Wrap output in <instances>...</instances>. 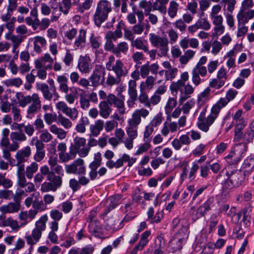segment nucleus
<instances>
[{"label":"nucleus","mask_w":254,"mask_h":254,"mask_svg":"<svg viewBox=\"0 0 254 254\" xmlns=\"http://www.w3.org/2000/svg\"><path fill=\"white\" fill-rule=\"evenodd\" d=\"M155 78L152 76L149 75L146 77V78L144 82H142L140 85V89L141 91L151 90H152L155 84Z\"/></svg>","instance_id":"obj_27"},{"label":"nucleus","mask_w":254,"mask_h":254,"mask_svg":"<svg viewBox=\"0 0 254 254\" xmlns=\"http://www.w3.org/2000/svg\"><path fill=\"white\" fill-rule=\"evenodd\" d=\"M73 148L75 150L79 149L84 146L86 143V139L82 137H76L74 139Z\"/></svg>","instance_id":"obj_63"},{"label":"nucleus","mask_w":254,"mask_h":254,"mask_svg":"<svg viewBox=\"0 0 254 254\" xmlns=\"http://www.w3.org/2000/svg\"><path fill=\"white\" fill-rule=\"evenodd\" d=\"M254 17V10L240 9L237 18L238 22L246 24Z\"/></svg>","instance_id":"obj_19"},{"label":"nucleus","mask_w":254,"mask_h":254,"mask_svg":"<svg viewBox=\"0 0 254 254\" xmlns=\"http://www.w3.org/2000/svg\"><path fill=\"white\" fill-rule=\"evenodd\" d=\"M112 11L111 3L107 0H101L98 3L95 11L93 19L95 24L100 27L108 18L109 13Z\"/></svg>","instance_id":"obj_3"},{"label":"nucleus","mask_w":254,"mask_h":254,"mask_svg":"<svg viewBox=\"0 0 254 254\" xmlns=\"http://www.w3.org/2000/svg\"><path fill=\"white\" fill-rule=\"evenodd\" d=\"M140 91L141 92L138 97L139 102L143 104L145 107L149 108L151 110V108H150V103L147 94L144 92V91Z\"/></svg>","instance_id":"obj_56"},{"label":"nucleus","mask_w":254,"mask_h":254,"mask_svg":"<svg viewBox=\"0 0 254 254\" xmlns=\"http://www.w3.org/2000/svg\"><path fill=\"white\" fill-rule=\"evenodd\" d=\"M199 9L201 11L199 14V17H201L204 14V11L210 6V2L208 0H200L199 1Z\"/></svg>","instance_id":"obj_59"},{"label":"nucleus","mask_w":254,"mask_h":254,"mask_svg":"<svg viewBox=\"0 0 254 254\" xmlns=\"http://www.w3.org/2000/svg\"><path fill=\"white\" fill-rule=\"evenodd\" d=\"M131 46L135 47L137 49L141 50L143 51H147V45L144 44L143 41L140 38H137L131 42Z\"/></svg>","instance_id":"obj_57"},{"label":"nucleus","mask_w":254,"mask_h":254,"mask_svg":"<svg viewBox=\"0 0 254 254\" xmlns=\"http://www.w3.org/2000/svg\"><path fill=\"white\" fill-rule=\"evenodd\" d=\"M48 219V215L44 214L35 222V228L32 230L31 234L25 236L28 245H34L40 241L42 232L46 230Z\"/></svg>","instance_id":"obj_2"},{"label":"nucleus","mask_w":254,"mask_h":254,"mask_svg":"<svg viewBox=\"0 0 254 254\" xmlns=\"http://www.w3.org/2000/svg\"><path fill=\"white\" fill-rule=\"evenodd\" d=\"M121 199V195L118 194L112 196L110 197L108 201H110V204L109 206L108 207L107 211L105 212L106 214L108 212H109L111 210L115 208L116 206L119 203V201Z\"/></svg>","instance_id":"obj_40"},{"label":"nucleus","mask_w":254,"mask_h":254,"mask_svg":"<svg viewBox=\"0 0 254 254\" xmlns=\"http://www.w3.org/2000/svg\"><path fill=\"white\" fill-rule=\"evenodd\" d=\"M221 70V69L218 72L217 78L212 79L210 82L209 86L211 87L219 89L222 86L221 78L222 77V72Z\"/></svg>","instance_id":"obj_48"},{"label":"nucleus","mask_w":254,"mask_h":254,"mask_svg":"<svg viewBox=\"0 0 254 254\" xmlns=\"http://www.w3.org/2000/svg\"><path fill=\"white\" fill-rule=\"evenodd\" d=\"M50 6L54 11H57L59 8V11L64 15H67L72 4L71 0H62L59 2L58 0H50Z\"/></svg>","instance_id":"obj_11"},{"label":"nucleus","mask_w":254,"mask_h":254,"mask_svg":"<svg viewBox=\"0 0 254 254\" xmlns=\"http://www.w3.org/2000/svg\"><path fill=\"white\" fill-rule=\"evenodd\" d=\"M56 108L59 112H62L69 117L71 120L76 119L78 112L75 108L69 107L64 101H59L56 104Z\"/></svg>","instance_id":"obj_12"},{"label":"nucleus","mask_w":254,"mask_h":254,"mask_svg":"<svg viewBox=\"0 0 254 254\" xmlns=\"http://www.w3.org/2000/svg\"><path fill=\"white\" fill-rule=\"evenodd\" d=\"M58 122L59 125L64 127H70L72 126V123L70 120L61 114H59L58 116Z\"/></svg>","instance_id":"obj_61"},{"label":"nucleus","mask_w":254,"mask_h":254,"mask_svg":"<svg viewBox=\"0 0 254 254\" xmlns=\"http://www.w3.org/2000/svg\"><path fill=\"white\" fill-rule=\"evenodd\" d=\"M48 180L49 182H44L41 185L40 190L42 192H55L62 185L63 180L61 176H57L52 178L51 180Z\"/></svg>","instance_id":"obj_10"},{"label":"nucleus","mask_w":254,"mask_h":254,"mask_svg":"<svg viewBox=\"0 0 254 254\" xmlns=\"http://www.w3.org/2000/svg\"><path fill=\"white\" fill-rule=\"evenodd\" d=\"M139 7L142 9H144L145 14H148L152 10L153 7V3L150 1H147L146 0H142L139 3Z\"/></svg>","instance_id":"obj_51"},{"label":"nucleus","mask_w":254,"mask_h":254,"mask_svg":"<svg viewBox=\"0 0 254 254\" xmlns=\"http://www.w3.org/2000/svg\"><path fill=\"white\" fill-rule=\"evenodd\" d=\"M77 67L81 73H89L92 67L89 57L87 56H81L78 60Z\"/></svg>","instance_id":"obj_14"},{"label":"nucleus","mask_w":254,"mask_h":254,"mask_svg":"<svg viewBox=\"0 0 254 254\" xmlns=\"http://www.w3.org/2000/svg\"><path fill=\"white\" fill-rule=\"evenodd\" d=\"M211 17L213 24L215 25L212 36L213 38L217 40L218 36L222 34V16L221 15H218Z\"/></svg>","instance_id":"obj_17"},{"label":"nucleus","mask_w":254,"mask_h":254,"mask_svg":"<svg viewBox=\"0 0 254 254\" xmlns=\"http://www.w3.org/2000/svg\"><path fill=\"white\" fill-rule=\"evenodd\" d=\"M121 81V77L114 76L109 74L106 79V83L108 85L112 86L115 84H118Z\"/></svg>","instance_id":"obj_60"},{"label":"nucleus","mask_w":254,"mask_h":254,"mask_svg":"<svg viewBox=\"0 0 254 254\" xmlns=\"http://www.w3.org/2000/svg\"><path fill=\"white\" fill-rule=\"evenodd\" d=\"M179 4L175 0H173L170 1L167 13L171 19H173L177 15L179 10Z\"/></svg>","instance_id":"obj_29"},{"label":"nucleus","mask_w":254,"mask_h":254,"mask_svg":"<svg viewBox=\"0 0 254 254\" xmlns=\"http://www.w3.org/2000/svg\"><path fill=\"white\" fill-rule=\"evenodd\" d=\"M39 165L36 162H32L26 168V176L28 179H31L33 177V174L35 173L38 169Z\"/></svg>","instance_id":"obj_38"},{"label":"nucleus","mask_w":254,"mask_h":254,"mask_svg":"<svg viewBox=\"0 0 254 254\" xmlns=\"http://www.w3.org/2000/svg\"><path fill=\"white\" fill-rule=\"evenodd\" d=\"M116 74V76H125L128 73V70L127 68L124 66L123 62L120 60H118L116 61L114 64V67L113 70Z\"/></svg>","instance_id":"obj_25"},{"label":"nucleus","mask_w":254,"mask_h":254,"mask_svg":"<svg viewBox=\"0 0 254 254\" xmlns=\"http://www.w3.org/2000/svg\"><path fill=\"white\" fill-rule=\"evenodd\" d=\"M36 88L37 90L41 91L45 100L51 101L52 99L53 94L50 91L48 84L44 83H37Z\"/></svg>","instance_id":"obj_24"},{"label":"nucleus","mask_w":254,"mask_h":254,"mask_svg":"<svg viewBox=\"0 0 254 254\" xmlns=\"http://www.w3.org/2000/svg\"><path fill=\"white\" fill-rule=\"evenodd\" d=\"M40 174L44 176H47V180H51L52 178L57 177L53 171H51L49 167L45 165L41 167L40 169Z\"/></svg>","instance_id":"obj_49"},{"label":"nucleus","mask_w":254,"mask_h":254,"mask_svg":"<svg viewBox=\"0 0 254 254\" xmlns=\"http://www.w3.org/2000/svg\"><path fill=\"white\" fill-rule=\"evenodd\" d=\"M79 103L80 107L83 110H87L90 107L89 100L86 97L85 95H80Z\"/></svg>","instance_id":"obj_62"},{"label":"nucleus","mask_w":254,"mask_h":254,"mask_svg":"<svg viewBox=\"0 0 254 254\" xmlns=\"http://www.w3.org/2000/svg\"><path fill=\"white\" fill-rule=\"evenodd\" d=\"M159 66L157 63L149 64L148 63L140 66L139 73L142 78H144L148 76L149 72L152 74L157 73Z\"/></svg>","instance_id":"obj_15"},{"label":"nucleus","mask_w":254,"mask_h":254,"mask_svg":"<svg viewBox=\"0 0 254 254\" xmlns=\"http://www.w3.org/2000/svg\"><path fill=\"white\" fill-rule=\"evenodd\" d=\"M177 73L178 69L176 67H173L166 70H161L158 72L160 75H162L165 73L166 81H171L175 78Z\"/></svg>","instance_id":"obj_31"},{"label":"nucleus","mask_w":254,"mask_h":254,"mask_svg":"<svg viewBox=\"0 0 254 254\" xmlns=\"http://www.w3.org/2000/svg\"><path fill=\"white\" fill-rule=\"evenodd\" d=\"M195 54V52L192 50H188L185 52L183 55L179 59L181 64L186 65L192 59Z\"/></svg>","instance_id":"obj_37"},{"label":"nucleus","mask_w":254,"mask_h":254,"mask_svg":"<svg viewBox=\"0 0 254 254\" xmlns=\"http://www.w3.org/2000/svg\"><path fill=\"white\" fill-rule=\"evenodd\" d=\"M149 39L153 47L159 49L157 55L159 57H165L169 51V40L166 37H161L155 33H150Z\"/></svg>","instance_id":"obj_4"},{"label":"nucleus","mask_w":254,"mask_h":254,"mask_svg":"<svg viewBox=\"0 0 254 254\" xmlns=\"http://www.w3.org/2000/svg\"><path fill=\"white\" fill-rule=\"evenodd\" d=\"M3 83L7 87L15 86L16 87H19L22 85V80L19 77L10 78L4 81Z\"/></svg>","instance_id":"obj_46"},{"label":"nucleus","mask_w":254,"mask_h":254,"mask_svg":"<svg viewBox=\"0 0 254 254\" xmlns=\"http://www.w3.org/2000/svg\"><path fill=\"white\" fill-rule=\"evenodd\" d=\"M136 82L134 80H130L128 82V93L130 99H137Z\"/></svg>","instance_id":"obj_41"},{"label":"nucleus","mask_w":254,"mask_h":254,"mask_svg":"<svg viewBox=\"0 0 254 254\" xmlns=\"http://www.w3.org/2000/svg\"><path fill=\"white\" fill-rule=\"evenodd\" d=\"M210 89L209 87H207L198 96L197 104L199 106H203L208 101L210 94Z\"/></svg>","instance_id":"obj_36"},{"label":"nucleus","mask_w":254,"mask_h":254,"mask_svg":"<svg viewBox=\"0 0 254 254\" xmlns=\"http://www.w3.org/2000/svg\"><path fill=\"white\" fill-rule=\"evenodd\" d=\"M65 169L67 174L78 175H85L86 171L84 161L81 158L76 159L71 164H66Z\"/></svg>","instance_id":"obj_9"},{"label":"nucleus","mask_w":254,"mask_h":254,"mask_svg":"<svg viewBox=\"0 0 254 254\" xmlns=\"http://www.w3.org/2000/svg\"><path fill=\"white\" fill-rule=\"evenodd\" d=\"M105 69L100 64H96L93 72L89 77V80L91 83V86L97 87L102 84L105 80Z\"/></svg>","instance_id":"obj_8"},{"label":"nucleus","mask_w":254,"mask_h":254,"mask_svg":"<svg viewBox=\"0 0 254 254\" xmlns=\"http://www.w3.org/2000/svg\"><path fill=\"white\" fill-rule=\"evenodd\" d=\"M150 235V232L149 231H145L141 235L139 242L136 245V246L140 249V250H142L147 244L148 242L147 239Z\"/></svg>","instance_id":"obj_50"},{"label":"nucleus","mask_w":254,"mask_h":254,"mask_svg":"<svg viewBox=\"0 0 254 254\" xmlns=\"http://www.w3.org/2000/svg\"><path fill=\"white\" fill-rule=\"evenodd\" d=\"M177 104V102L175 98H169L165 107L166 114L169 115Z\"/></svg>","instance_id":"obj_47"},{"label":"nucleus","mask_w":254,"mask_h":254,"mask_svg":"<svg viewBox=\"0 0 254 254\" xmlns=\"http://www.w3.org/2000/svg\"><path fill=\"white\" fill-rule=\"evenodd\" d=\"M188 229L186 227H183L176 233L169 242L168 248L173 252H177L182 249L183 244L188 238Z\"/></svg>","instance_id":"obj_5"},{"label":"nucleus","mask_w":254,"mask_h":254,"mask_svg":"<svg viewBox=\"0 0 254 254\" xmlns=\"http://www.w3.org/2000/svg\"><path fill=\"white\" fill-rule=\"evenodd\" d=\"M32 196L34 197V201L32 205L33 208L37 210H43L42 206L43 205V203L42 201L40 200V194L39 192H34L32 193Z\"/></svg>","instance_id":"obj_42"},{"label":"nucleus","mask_w":254,"mask_h":254,"mask_svg":"<svg viewBox=\"0 0 254 254\" xmlns=\"http://www.w3.org/2000/svg\"><path fill=\"white\" fill-rule=\"evenodd\" d=\"M129 46L126 42H121L118 43L114 49L113 53L118 57H120L121 53L126 54L128 51Z\"/></svg>","instance_id":"obj_34"},{"label":"nucleus","mask_w":254,"mask_h":254,"mask_svg":"<svg viewBox=\"0 0 254 254\" xmlns=\"http://www.w3.org/2000/svg\"><path fill=\"white\" fill-rule=\"evenodd\" d=\"M88 228L89 232L92 236L100 239H103L104 238L101 225L99 221L90 222L89 224Z\"/></svg>","instance_id":"obj_21"},{"label":"nucleus","mask_w":254,"mask_h":254,"mask_svg":"<svg viewBox=\"0 0 254 254\" xmlns=\"http://www.w3.org/2000/svg\"><path fill=\"white\" fill-rule=\"evenodd\" d=\"M10 139L13 142H16V141H24L26 140V137L24 133L21 131H18L12 132L10 134Z\"/></svg>","instance_id":"obj_52"},{"label":"nucleus","mask_w":254,"mask_h":254,"mask_svg":"<svg viewBox=\"0 0 254 254\" xmlns=\"http://www.w3.org/2000/svg\"><path fill=\"white\" fill-rule=\"evenodd\" d=\"M170 0H154L153 3V9L158 10L162 14L167 13L166 5Z\"/></svg>","instance_id":"obj_28"},{"label":"nucleus","mask_w":254,"mask_h":254,"mask_svg":"<svg viewBox=\"0 0 254 254\" xmlns=\"http://www.w3.org/2000/svg\"><path fill=\"white\" fill-rule=\"evenodd\" d=\"M16 166H17L16 176L17 177V181H19L21 179L26 178V173L25 171V166L22 163H18L16 162Z\"/></svg>","instance_id":"obj_44"},{"label":"nucleus","mask_w":254,"mask_h":254,"mask_svg":"<svg viewBox=\"0 0 254 254\" xmlns=\"http://www.w3.org/2000/svg\"><path fill=\"white\" fill-rule=\"evenodd\" d=\"M196 23L199 28L204 30H209L211 27V25L207 20L204 18H202V17H199V19L197 20Z\"/></svg>","instance_id":"obj_58"},{"label":"nucleus","mask_w":254,"mask_h":254,"mask_svg":"<svg viewBox=\"0 0 254 254\" xmlns=\"http://www.w3.org/2000/svg\"><path fill=\"white\" fill-rule=\"evenodd\" d=\"M254 137V130L252 129H248L244 132V135L243 136V142L242 143H239L237 145V146L238 145H243L245 147V149H246L247 145L246 143L250 142Z\"/></svg>","instance_id":"obj_39"},{"label":"nucleus","mask_w":254,"mask_h":254,"mask_svg":"<svg viewBox=\"0 0 254 254\" xmlns=\"http://www.w3.org/2000/svg\"><path fill=\"white\" fill-rule=\"evenodd\" d=\"M17 185L20 188H25V191L26 192H31L35 190L34 184L31 182H27L26 178L17 181Z\"/></svg>","instance_id":"obj_35"},{"label":"nucleus","mask_w":254,"mask_h":254,"mask_svg":"<svg viewBox=\"0 0 254 254\" xmlns=\"http://www.w3.org/2000/svg\"><path fill=\"white\" fill-rule=\"evenodd\" d=\"M167 33L169 37V44L171 45L175 44L179 38V34L177 32L171 28L167 30Z\"/></svg>","instance_id":"obj_45"},{"label":"nucleus","mask_w":254,"mask_h":254,"mask_svg":"<svg viewBox=\"0 0 254 254\" xmlns=\"http://www.w3.org/2000/svg\"><path fill=\"white\" fill-rule=\"evenodd\" d=\"M31 154V149L29 146H27L24 148L18 150L15 155L16 162L18 163H23L26 162L30 156Z\"/></svg>","instance_id":"obj_20"},{"label":"nucleus","mask_w":254,"mask_h":254,"mask_svg":"<svg viewBox=\"0 0 254 254\" xmlns=\"http://www.w3.org/2000/svg\"><path fill=\"white\" fill-rule=\"evenodd\" d=\"M0 226L10 227L13 231H17L20 227L18 225V221L10 217L7 218L6 219H3Z\"/></svg>","instance_id":"obj_32"},{"label":"nucleus","mask_w":254,"mask_h":254,"mask_svg":"<svg viewBox=\"0 0 254 254\" xmlns=\"http://www.w3.org/2000/svg\"><path fill=\"white\" fill-rule=\"evenodd\" d=\"M16 98L19 106L22 108H25L29 104L27 109L26 117L27 118L32 119L41 109V98L37 93H34L31 95L25 96L21 92H17Z\"/></svg>","instance_id":"obj_1"},{"label":"nucleus","mask_w":254,"mask_h":254,"mask_svg":"<svg viewBox=\"0 0 254 254\" xmlns=\"http://www.w3.org/2000/svg\"><path fill=\"white\" fill-rule=\"evenodd\" d=\"M99 114L104 118H107L111 112V109L106 101H102L99 105Z\"/></svg>","instance_id":"obj_33"},{"label":"nucleus","mask_w":254,"mask_h":254,"mask_svg":"<svg viewBox=\"0 0 254 254\" xmlns=\"http://www.w3.org/2000/svg\"><path fill=\"white\" fill-rule=\"evenodd\" d=\"M206 108H204L202 112L201 113L198 121V127H208L211 126L216 118L215 115L213 116L210 114L206 119L205 118V112Z\"/></svg>","instance_id":"obj_22"},{"label":"nucleus","mask_w":254,"mask_h":254,"mask_svg":"<svg viewBox=\"0 0 254 254\" xmlns=\"http://www.w3.org/2000/svg\"><path fill=\"white\" fill-rule=\"evenodd\" d=\"M86 31L83 29L79 30L74 42V46L77 49H81L85 46Z\"/></svg>","instance_id":"obj_23"},{"label":"nucleus","mask_w":254,"mask_h":254,"mask_svg":"<svg viewBox=\"0 0 254 254\" xmlns=\"http://www.w3.org/2000/svg\"><path fill=\"white\" fill-rule=\"evenodd\" d=\"M101 164V154L97 152L95 154L94 160L89 165L90 171L89 172V178L91 180L93 181L98 179V175L99 177L104 176L107 173V169L105 167L100 168L98 171L97 169Z\"/></svg>","instance_id":"obj_7"},{"label":"nucleus","mask_w":254,"mask_h":254,"mask_svg":"<svg viewBox=\"0 0 254 254\" xmlns=\"http://www.w3.org/2000/svg\"><path fill=\"white\" fill-rule=\"evenodd\" d=\"M13 186L12 181L6 177V173H0V186L8 189Z\"/></svg>","instance_id":"obj_43"},{"label":"nucleus","mask_w":254,"mask_h":254,"mask_svg":"<svg viewBox=\"0 0 254 254\" xmlns=\"http://www.w3.org/2000/svg\"><path fill=\"white\" fill-rule=\"evenodd\" d=\"M20 207V203L14 201L0 206V211L3 214L15 213L19 211Z\"/></svg>","instance_id":"obj_18"},{"label":"nucleus","mask_w":254,"mask_h":254,"mask_svg":"<svg viewBox=\"0 0 254 254\" xmlns=\"http://www.w3.org/2000/svg\"><path fill=\"white\" fill-rule=\"evenodd\" d=\"M211 202L210 199H208L203 204L200 205L197 209L196 212V216L195 219H197L199 217L204 216L205 213L210 209Z\"/></svg>","instance_id":"obj_30"},{"label":"nucleus","mask_w":254,"mask_h":254,"mask_svg":"<svg viewBox=\"0 0 254 254\" xmlns=\"http://www.w3.org/2000/svg\"><path fill=\"white\" fill-rule=\"evenodd\" d=\"M227 179L223 183V195L227 196L230 193V190L238 185V183L233 182V180L237 177L236 174L231 173L230 175L227 172L226 174Z\"/></svg>","instance_id":"obj_16"},{"label":"nucleus","mask_w":254,"mask_h":254,"mask_svg":"<svg viewBox=\"0 0 254 254\" xmlns=\"http://www.w3.org/2000/svg\"><path fill=\"white\" fill-rule=\"evenodd\" d=\"M14 193L12 190L7 189L0 190V198L9 200L13 198Z\"/></svg>","instance_id":"obj_53"},{"label":"nucleus","mask_w":254,"mask_h":254,"mask_svg":"<svg viewBox=\"0 0 254 254\" xmlns=\"http://www.w3.org/2000/svg\"><path fill=\"white\" fill-rule=\"evenodd\" d=\"M12 107V104H11L7 99H2L0 102V108L1 111L3 113H8L10 111Z\"/></svg>","instance_id":"obj_64"},{"label":"nucleus","mask_w":254,"mask_h":254,"mask_svg":"<svg viewBox=\"0 0 254 254\" xmlns=\"http://www.w3.org/2000/svg\"><path fill=\"white\" fill-rule=\"evenodd\" d=\"M149 113V111L144 108L136 110L132 115L131 118L129 120L128 124L130 127L138 126L141 122V117H146Z\"/></svg>","instance_id":"obj_13"},{"label":"nucleus","mask_w":254,"mask_h":254,"mask_svg":"<svg viewBox=\"0 0 254 254\" xmlns=\"http://www.w3.org/2000/svg\"><path fill=\"white\" fill-rule=\"evenodd\" d=\"M170 89L172 92L178 91L180 92L179 102L180 104L189 98L194 92V88L191 85L186 84L181 81L176 85H170Z\"/></svg>","instance_id":"obj_6"},{"label":"nucleus","mask_w":254,"mask_h":254,"mask_svg":"<svg viewBox=\"0 0 254 254\" xmlns=\"http://www.w3.org/2000/svg\"><path fill=\"white\" fill-rule=\"evenodd\" d=\"M18 219L21 221L20 227L24 226L27 225L30 221L28 220V214L26 211H21L18 214Z\"/></svg>","instance_id":"obj_55"},{"label":"nucleus","mask_w":254,"mask_h":254,"mask_svg":"<svg viewBox=\"0 0 254 254\" xmlns=\"http://www.w3.org/2000/svg\"><path fill=\"white\" fill-rule=\"evenodd\" d=\"M10 40L12 43L13 51L14 52L20 43L22 42L23 39L21 36L11 35L10 37Z\"/></svg>","instance_id":"obj_54"},{"label":"nucleus","mask_w":254,"mask_h":254,"mask_svg":"<svg viewBox=\"0 0 254 254\" xmlns=\"http://www.w3.org/2000/svg\"><path fill=\"white\" fill-rule=\"evenodd\" d=\"M57 82L59 85V90L63 93L66 94L69 90L67 85L68 78L64 75H60L57 77Z\"/></svg>","instance_id":"obj_26"}]
</instances>
